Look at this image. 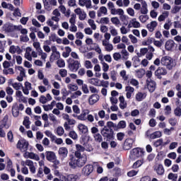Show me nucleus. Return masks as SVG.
<instances>
[{"label":"nucleus","mask_w":181,"mask_h":181,"mask_svg":"<svg viewBox=\"0 0 181 181\" xmlns=\"http://www.w3.org/2000/svg\"><path fill=\"white\" fill-rule=\"evenodd\" d=\"M12 115L15 118L19 117V109H18V103H13L12 107Z\"/></svg>","instance_id":"27"},{"label":"nucleus","mask_w":181,"mask_h":181,"mask_svg":"<svg viewBox=\"0 0 181 181\" xmlns=\"http://www.w3.org/2000/svg\"><path fill=\"white\" fill-rule=\"evenodd\" d=\"M164 158H165V153L163 151H160L156 157V160H163Z\"/></svg>","instance_id":"46"},{"label":"nucleus","mask_w":181,"mask_h":181,"mask_svg":"<svg viewBox=\"0 0 181 181\" xmlns=\"http://www.w3.org/2000/svg\"><path fill=\"white\" fill-rule=\"evenodd\" d=\"M132 25L133 28H141V23L139 22L136 21V18H133L132 20Z\"/></svg>","instance_id":"54"},{"label":"nucleus","mask_w":181,"mask_h":181,"mask_svg":"<svg viewBox=\"0 0 181 181\" xmlns=\"http://www.w3.org/2000/svg\"><path fill=\"white\" fill-rule=\"evenodd\" d=\"M88 83H90V84H92V86H95L96 87H98V84H100V79L92 78L88 80Z\"/></svg>","instance_id":"37"},{"label":"nucleus","mask_w":181,"mask_h":181,"mask_svg":"<svg viewBox=\"0 0 181 181\" xmlns=\"http://www.w3.org/2000/svg\"><path fill=\"white\" fill-rule=\"evenodd\" d=\"M3 29L7 33H10L11 32H13V30H16V25H13L12 24H5L3 26Z\"/></svg>","instance_id":"24"},{"label":"nucleus","mask_w":181,"mask_h":181,"mask_svg":"<svg viewBox=\"0 0 181 181\" xmlns=\"http://www.w3.org/2000/svg\"><path fill=\"white\" fill-rule=\"evenodd\" d=\"M43 173L46 174V167H40L38 169L37 176H39V177H42Z\"/></svg>","instance_id":"45"},{"label":"nucleus","mask_w":181,"mask_h":181,"mask_svg":"<svg viewBox=\"0 0 181 181\" xmlns=\"http://www.w3.org/2000/svg\"><path fill=\"white\" fill-rule=\"evenodd\" d=\"M174 114H175V117H181V108H180V107H177L174 110Z\"/></svg>","instance_id":"58"},{"label":"nucleus","mask_w":181,"mask_h":181,"mask_svg":"<svg viewBox=\"0 0 181 181\" xmlns=\"http://www.w3.org/2000/svg\"><path fill=\"white\" fill-rule=\"evenodd\" d=\"M11 86L14 90H21V88L23 87L22 83H13Z\"/></svg>","instance_id":"55"},{"label":"nucleus","mask_w":181,"mask_h":181,"mask_svg":"<svg viewBox=\"0 0 181 181\" xmlns=\"http://www.w3.org/2000/svg\"><path fill=\"white\" fill-rule=\"evenodd\" d=\"M57 64L60 69H62V67H66V62H64L63 59H58L57 61Z\"/></svg>","instance_id":"48"},{"label":"nucleus","mask_w":181,"mask_h":181,"mask_svg":"<svg viewBox=\"0 0 181 181\" xmlns=\"http://www.w3.org/2000/svg\"><path fill=\"white\" fill-rule=\"evenodd\" d=\"M157 175H163L165 173V168H163V165L162 164H159L156 168Z\"/></svg>","instance_id":"30"},{"label":"nucleus","mask_w":181,"mask_h":181,"mask_svg":"<svg viewBox=\"0 0 181 181\" xmlns=\"http://www.w3.org/2000/svg\"><path fill=\"white\" fill-rule=\"evenodd\" d=\"M100 100V95L97 94H93L89 97L88 103L90 105H94Z\"/></svg>","instance_id":"21"},{"label":"nucleus","mask_w":181,"mask_h":181,"mask_svg":"<svg viewBox=\"0 0 181 181\" xmlns=\"http://www.w3.org/2000/svg\"><path fill=\"white\" fill-rule=\"evenodd\" d=\"M9 52L11 53V54H15V53L21 54V53H22V49L19 46L11 45L9 48Z\"/></svg>","instance_id":"23"},{"label":"nucleus","mask_w":181,"mask_h":181,"mask_svg":"<svg viewBox=\"0 0 181 181\" xmlns=\"http://www.w3.org/2000/svg\"><path fill=\"white\" fill-rule=\"evenodd\" d=\"M104 127H106L107 128V129H112V128H114V129H117V124L110 121V122H107V124H106V126H104Z\"/></svg>","instance_id":"34"},{"label":"nucleus","mask_w":181,"mask_h":181,"mask_svg":"<svg viewBox=\"0 0 181 181\" xmlns=\"http://www.w3.org/2000/svg\"><path fill=\"white\" fill-rule=\"evenodd\" d=\"M168 122L171 127H176L177 125V119L176 117L170 118Z\"/></svg>","instance_id":"42"},{"label":"nucleus","mask_w":181,"mask_h":181,"mask_svg":"<svg viewBox=\"0 0 181 181\" xmlns=\"http://www.w3.org/2000/svg\"><path fill=\"white\" fill-rule=\"evenodd\" d=\"M136 75L139 78H142L145 76V70L144 69H140L136 71Z\"/></svg>","instance_id":"47"},{"label":"nucleus","mask_w":181,"mask_h":181,"mask_svg":"<svg viewBox=\"0 0 181 181\" xmlns=\"http://www.w3.org/2000/svg\"><path fill=\"white\" fill-rule=\"evenodd\" d=\"M53 163L52 168L54 170L56 169H59V168H60V160H57V158H56L55 160L51 161Z\"/></svg>","instance_id":"36"},{"label":"nucleus","mask_w":181,"mask_h":181,"mask_svg":"<svg viewBox=\"0 0 181 181\" xmlns=\"http://www.w3.org/2000/svg\"><path fill=\"white\" fill-rule=\"evenodd\" d=\"M59 58H60V54L58 52L57 54H52L50 56L49 60H50L51 63H53V62H54V60H59Z\"/></svg>","instance_id":"41"},{"label":"nucleus","mask_w":181,"mask_h":181,"mask_svg":"<svg viewBox=\"0 0 181 181\" xmlns=\"http://www.w3.org/2000/svg\"><path fill=\"white\" fill-rule=\"evenodd\" d=\"M59 74L61 77H66L67 76V69H62L59 70Z\"/></svg>","instance_id":"63"},{"label":"nucleus","mask_w":181,"mask_h":181,"mask_svg":"<svg viewBox=\"0 0 181 181\" xmlns=\"http://www.w3.org/2000/svg\"><path fill=\"white\" fill-rule=\"evenodd\" d=\"M32 48L30 47H28L25 49V57L28 60L29 62H32Z\"/></svg>","instance_id":"28"},{"label":"nucleus","mask_w":181,"mask_h":181,"mask_svg":"<svg viewBox=\"0 0 181 181\" xmlns=\"http://www.w3.org/2000/svg\"><path fill=\"white\" fill-rule=\"evenodd\" d=\"M24 158L33 159L34 160H40V158H39V156L35 153H28L25 152L24 154Z\"/></svg>","instance_id":"22"},{"label":"nucleus","mask_w":181,"mask_h":181,"mask_svg":"<svg viewBox=\"0 0 181 181\" xmlns=\"http://www.w3.org/2000/svg\"><path fill=\"white\" fill-rule=\"evenodd\" d=\"M16 148L21 152H26V151H28V148H29V142L25 139H21L18 141Z\"/></svg>","instance_id":"5"},{"label":"nucleus","mask_w":181,"mask_h":181,"mask_svg":"<svg viewBox=\"0 0 181 181\" xmlns=\"http://www.w3.org/2000/svg\"><path fill=\"white\" fill-rule=\"evenodd\" d=\"M146 97V95L142 93V92H139L136 94V100L139 102L142 101Z\"/></svg>","instance_id":"39"},{"label":"nucleus","mask_w":181,"mask_h":181,"mask_svg":"<svg viewBox=\"0 0 181 181\" xmlns=\"http://www.w3.org/2000/svg\"><path fill=\"white\" fill-rule=\"evenodd\" d=\"M21 165L23 166H25H25H28L31 173H36V167H35V164L31 160H26L25 161H23Z\"/></svg>","instance_id":"11"},{"label":"nucleus","mask_w":181,"mask_h":181,"mask_svg":"<svg viewBox=\"0 0 181 181\" xmlns=\"http://www.w3.org/2000/svg\"><path fill=\"white\" fill-rule=\"evenodd\" d=\"M156 26H158V22L151 21L150 24H147L146 28L148 29L149 32H153Z\"/></svg>","instance_id":"29"},{"label":"nucleus","mask_w":181,"mask_h":181,"mask_svg":"<svg viewBox=\"0 0 181 181\" xmlns=\"http://www.w3.org/2000/svg\"><path fill=\"white\" fill-rule=\"evenodd\" d=\"M67 87L70 91H77V90H78V86H77V85H73L71 83L69 84Z\"/></svg>","instance_id":"50"},{"label":"nucleus","mask_w":181,"mask_h":181,"mask_svg":"<svg viewBox=\"0 0 181 181\" xmlns=\"http://www.w3.org/2000/svg\"><path fill=\"white\" fill-rule=\"evenodd\" d=\"M4 74L8 75V74H13L15 72L13 71V69L12 68H7L3 70Z\"/></svg>","instance_id":"51"},{"label":"nucleus","mask_w":181,"mask_h":181,"mask_svg":"<svg viewBox=\"0 0 181 181\" xmlns=\"http://www.w3.org/2000/svg\"><path fill=\"white\" fill-rule=\"evenodd\" d=\"M132 62H133L134 67L136 68L139 66V63H141V60L139 59V57H138L137 56L133 57Z\"/></svg>","instance_id":"32"},{"label":"nucleus","mask_w":181,"mask_h":181,"mask_svg":"<svg viewBox=\"0 0 181 181\" xmlns=\"http://www.w3.org/2000/svg\"><path fill=\"white\" fill-rule=\"evenodd\" d=\"M76 151L74 152V156H76V158H80L81 156V152H84L85 151H87V148L86 146H82L81 144H76Z\"/></svg>","instance_id":"10"},{"label":"nucleus","mask_w":181,"mask_h":181,"mask_svg":"<svg viewBox=\"0 0 181 181\" xmlns=\"http://www.w3.org/2000/svg\"><path fill=\"white\" fill-rule=\"evenodd\" d=\"M68 67L70 71L76 73L81 67V64L78 60H72V62L69 64Z\"/></svg>","instance_id":"7"},{"label":"nucleus","mask_w":181,"mask_h":181,"mask_svg":"<svg viewBox=\"0 0 181 181\" xmlns=\"http://www.w3.org/2000/svg\"><path fill=\"white\" fill-rule=\"evenodd\" d=\"M124 137H125V134L122 132H119L117 134V141H123Z\"/></svg>","instance_id":"60"},{"label":"nucleus","mask_w":181,"mask_h":181,"mask_svg":"<svg viewBox=\"0 0 181 181\" xmlns=\"http://www.w3.org/2000/svg\"><path fill=\"white\" fill-rule=\"evenodd\" d=\"M70 161L69 166L73 169L76 168H83L86 163H87V155L82 154L79 157H76V156L71 154L69 156Z\"/></svg>","instance_id":"1"},{"label":"nucleus","mask_w":181,"mask_h":181,"mask_svg":"<svg viewBox=\"0 0 181 181\" xmlns=\"http://www.w3.org/2000/svg\"><path fill=\"white\" fill-rule=\"evenodd\" d=\"M33 47L36 49L39 56H41L42 59L45 60L46 57L43 54V50H42V48L40 47V43L39 42H34Z\"/></svg>","instance_id":"15"},{"label":"nucleus","mask_w":181,"mask_h":181,"mask_svg":"<svg viewBox=\"0 0 181 181\" xmlns=\"http://www.w3.org/2000/svg\"><path fill=\"white\" fill-rule=\"evenodd\" d=\"M160 136H162V132L159 131L154 132L150 134L151 139H156V138H160Z\"/></svg>","instance_id":"31"},{"label":"nucleus","mask_w":181,"mask_h":181,"mask_svg":"<svg viewBox=\"0 0 181 181\" xmlns=\"http://www.w3.org/2000/svg\"><path fill=\"white\" fill-rule=\"evenodd\" d=\"M88 114H90V110H85L82 111L81 114L78 115V119L79 121H86V119H87L86 117H87Z\"/></svg>","instance_id":"26"},{"label":"nucleus","mask_w":181,"mask_h":181,"mask_svg":"<svg viewBox=\"0 0 181 181\" xmlns=\"http://www.w3.org/2000/svg\"><path fill=\"white\" fill-rule=\"evenodd\" d=\"M30 120L29 119L28 117H25L24 118V120L23 122V124L24 125V127L27 129H29L30 128Z\"/></svg>","instance_id":"33"},{"label":"nucleus","mask_w":181,"mask_h":181,"mask_svg":"<svg viewBox=\"0 0 181 181\" xmlns=\"http://www.w3.org/2000/svg\"><path fill=\"white\" fill-rule=\"evenodd\" d=\"M76 14H72L71 18L69 19V23L71 25H76Z\"/></svg>","instance_id":"64"},{"label":"nucleus","mask_w":181,"mask_h":181,"mask_svg":"<svg viewBox=\"0 0 181 181\" xmlns=\"http://www.w3.org/2000/svg\"><path fill=\"white\" fill-rule=\"evenodd\" d=\"M175 41L173 40H168L165 45V49L170 52L173 47H175Z\"/></svg>","instance_id":"25"},{"label":"nucleus","mask_w":181,"mask_h":181,"mask_svg":"<svg viewBox=\"0 0 181 181\" xmlns=\"http://www.w3.org/2000/svg\"><path fill=\"white\" fill-rule=\"evenodd\" d=\"M163 139H159L153 142V146H155V148H159V146H163Z\"/></svg>","instance_id":"43"},{"label":"nucleus","mask_w":181,"mask_h":181,"mask_svg":"<svg viewBox=\"0 0 181 181\" xmlns=\"http://www.w3.org/2000/svg\"><path fill=\"white\" fill-rule=\"evenodd\" d=\"M138 174V171H136L135 170H132L127 173V176L129 177H133V176H136Z\"/></svg>","instance_id":"59"},{"label":"nucleus","mask_w":181,"mask_h":181,"mask_svg":"<svg viewBox=\"0 0 181 181\" xmlns=\"http://www.w3.org/2000/svg\"><path fill=\"white\" fill-rule=\"evenodd\" d=\"M156 77L158 78V80H162V77L163 76H166L168 74V69L163 66H159L154 73Z\"/></svg>","instance_id":"6"},{"label":"nucleus","mask_w":181,"mask_h":181,"mask_svg":"<svg viewBox=\"0 0 181 181\" xmlns=\"http://www.w3.org/2000/svg\"><path fill=\"white\" fill-rule=\"evenodd\" d=\"M22 90L23 94L25 95H29V91L32 90V83L29 81H25L24 83V86H22Z\"/></svg>","instance_id":"16"},{"label":"nucleus","mask_w":181,"mask_h":181,"mask_svg":"<svg viewBox=\"0 0 181 181\" xmlns=\"http://www.w3.org/2000/svg\"><path fill=\"white\" fill-rule=\"evenodd\" d=\"M139 19L140 22H141V23H145V22H146V21H148V19H149V16L148 15L140 16L139 17Z\"/></svg>","instance_id":"52"},{"label":"nucleus","mask_w":181,"mask_h":181,"mask_svg":"<svg viewBox=\"0 0 181 181\" xmlns=\"http://www.w3.org/2000/svg\"><path fill=\"white\" fill-rule=\"evenodd\" d=\"M58 153L61 160H64L67 158V155H69V150L66 147H61L59 148Z\"/></svg>","instance_id":"12"},{"label":"nucleus","mask_w":181,"mask_h":181,"mask_svg":"<svg viewBox=\"0 0 181 181\" xmlns=\"http://www.w3.org/2000/svg\"><path fill=\"white\" fill-rule=\"evenodd\" d=\"M80 135L88 134V127L83 124H79L78 126Z\"/></svg>","instance_id":"19"},{"label":"nucleus","mask_w":181,"mask_h":181,"mask_svg":"<svg viewBox=\"0 0 181 181\" xmlns=\"http://www.w3.org/2000/svg\"><path fill=\"white\" fill-rule=\"evenodd\" d=\"M77 180V175H71L68 176L67 179H65V181H76Z\"/></svg>","instance_id":"62"},{"label":"nucleus","mask_w":181,"mask_h":181,"mask_svg":"<svg viewBox=\"0 0 181 181\" xmlns=\"http://www.w3.org/2000/svg\"><path fill=\"white\" fill-rule=\"evenodd\" d=\"M143 163H144V160H139L133 164L132 168L134 169H136L137 168L142 166Z\"/></svg>","instance_id":"44"},{"label":"nucleus","mask_w":181,"mask_h":181,"mask_svg":"<svg viewBox=\"0 0 181 181\" xmlns=\"http://www.w3.org/2000/svg\"><path fill=\"white\" fill-rule=\"evenodd\" d=\"M134 142H135V140H134V139H126L122 146L124 151H129V149L132 148Z\"/></svg>","instance_id":"9"},{"label":"nucleus","mask_w":181,"mask_h":181,"mask_svg":"<svg viewBox=\"0 0 181 181\" xmlns=\"http://www.w3.org/2000/svg\"><path fill=\"white\" fill-rule=\"evenodd\" d=\"M1 6L4 9H9L10 11H12L13 9V5H12L11 4H7L5 1H3L1 3Z\"/></svg>","instance_id":"35"},{"label":"nucleus","mask_w":181,"mask_h":181,"mask_svg":"<svg viewBox=\"0 0 181 181\" xmlns=\"http://www.w3.org/2000/svg\"><path fill=\"white\" fill-rule=\"evenodd\" d=\"M61 93L62 94V100H64L67 97V95H69V94L71 93V91H67V89L63 88L62 89Z\"/></svg>","instance_id":"49"},{"label":"nucleus","mask_w":181,"mask_h":181,"mask_svg":"<svg viewBox=\"0 0 181 181\" xmlns=\"http://www.w3.org/2000/svg\"><path fill=\"white\" fill-rule=\"evenodd\" d=\"M160 64L165 66L167 70H173V67L176 66L173 63V59L169 56H164L160 59Z\"/></svg>","instance_id":"3"},{"label":"nucleus","mask_w":181,"mask_h":181,"mask_svg":"<svg viewBox=\"0 0 181 181\" xmlns=\"http://www.w3.org/2000/svg\"><path fill=\"white\" fill-rule=\"evenodd\" d=\"M94 171V165L92 164H88L85 165L82 169V175L83 176H90Z\"/></svg>","instance_id":"8"},{"label":"nucleus","mask_w":181,"mask_h":181,"mask_svg":"<svg viewBox=\"0 0 181 181\" xmlns=\"http://www.w3.org/2000/svg\"><path fill=\"white\" fill-rule=\"evenodd\" d=\"M69 136L72 139H77L78 138V136L77 135V133H76L74 130L71 131L69 134Z\"/></svg>","instance_id":"53"},{"label":"nucleus","mask_w":181,"mask_h":181,"mask_svg":"<svg viewBox=\"0 0 181 181\" xmlns=\"http://www.w3.org/2000/svg\"><path fill=\"white\" fill-rule=\"evenodd\" d=\"M16 97L17 98V100L19 103H28V99L25 96H23V94L21 90H18L16 92Z\"/></svg>","instance_id":"18"},{"label":"nucleus","mask_w":181,"mask_h":181,"mask_svg":"<svg viewBox=\"0 0 181 181\" xmlns=\"http://www.w3.org/2000/svg\"><path fill=\"white\" fill-rule=\"evenodd\" d=\"M16 71L19 73V76H17L18 81H23V77H25V69L21 66H18L16 67Z\"/></svg>","instance_id":"14"},{"label":"nucleus","mask_w":181,"mask_h":181,"mask_svg":"<svg viewBox=\"0 0 181 181\" xmlns=\"http://www.w3.org/2000/svg\"><path fill=\"white\" fill-rule=\"evenodd\" d=\"M46 158L49 162H52L53 160H56L57 159V156L54 151H46Z\"/></svg>","instance_id":"20"},{"label":"nucleus","mask_w":181,"mask_h":181,"mask_svg":"<svg viewBox=\"0 0 181 181\" xmlns=\"http://www.w3.org/2000/svg\"><path fill=\"white\" fill-rule=\"evenodd\" d=\"M100 134L103 136L104 139H106L107 142H110V141H114L115 139V133H114V130L112 129H108L107 127H104L100 130Z\"/></svg>","instance_id":"2"},{"label":"nucleus","mask_w":181,"mask_h":181,"mask_svg":"<svg viewBox=\"0 0 181 181\" xmlns=\"http://www.w3.org/2000/svg\"><path fill=\"white\" fill-rule=\"evenodd\" d=\"M129 37L132 42V43H138V39L136 37L134 36L132 34L129 35Z\"/></svg>","instance_id":"61"},{"label":"nucleus","mask_w":181,"mask_h":181,"mask_svg":"<svg viewBox=\"0 0 181 181\" xmlns=\"http://www.w3.org/2000/svg\"><path fill=\"white\" fill-rule=\"evenodd\" d=\"M93 138L95 142H98L99 144L103 142V136L100 133L94 134Z\"/></svg>","instance_id":"40"},{"label":"nucleus","mask_w":181,"mask_h":181,"mask_svg":"<svg viewBox=\"0 0 181 181\" xmlns=\"http://www.w3.org/2000/svg\"><path fill=\"white\" fill-rule=\"evenodd\" d=\"M64 134V129H63L62 127H58L57 128V134L59 135V136H62Z\"/></svg>","instance_id":"57"},{"label":"nucleus","mask_w":181,"mask_h":181,"mask_svg":"<svg viewBox=\"0 0 181 181\" xmlns=\"http://www.w3.org/2000/svg\"><path fill=\"white\" fill-rule=\"evenodd\" d=\"M165 115H170L172 114V107L170 105H167L165 108Z\"/></svg>","instance_id":"56"},{"label":"nucleus","mask_w":181,"mask_h":181,"mask_svg":"<svg viewBox=\"0 0 181 181\" xmlns=\"http://www.w3.org/2000/svg\"><path fill=\"white\" fill-rule=\"evenodd\" d=\"M133 155L136 156V158H142L144 156L145 151L143 148H135L132 149Z\"/></svg>","instance_id":"17"},{"label":"nucleus","mask_w":181,"mask_h":181,"mask_svg":"<svg viewBox=\"0 0 181 181\" xmlns=\"http://www.w3.org/2000/svg\"><path fill=\"white\" fill-rule=\"evenodd\" d=\"M90 138L88 134H82L79 140L80 144L86 148L88 152H91V149H93L91 145L88 144L90 142Z\"/></svg>","instance_id":"4"},{"label":"nucleus","mask_w":181,"mask_h":181,"mask_svg":"<svg viewBox=\"0 0 181 181\" xmlns=\"http://www.w3.org/2000/svg\"><path fill=\"white\" fill-rule=\"evenodd\" d=\"M117 127V129H124V128H127V122L124 120H121Z\"/></svg>","instance_id":"38"},{"label":"nucleus","mask_w":181,"mask_h":181,"mask_svg":"<svg viewBox=\"0 0 181 181\" xmlns=\"http://www.w3.org/2000/svg\"><path fill=\"white\" fill-rule=\"evenodd\" d=\"M146 85L150 93H153V91H155L156 88V82H155V81L151 80V78H147Z\"/></svg>","instance_id":"13"}]
</instances>
